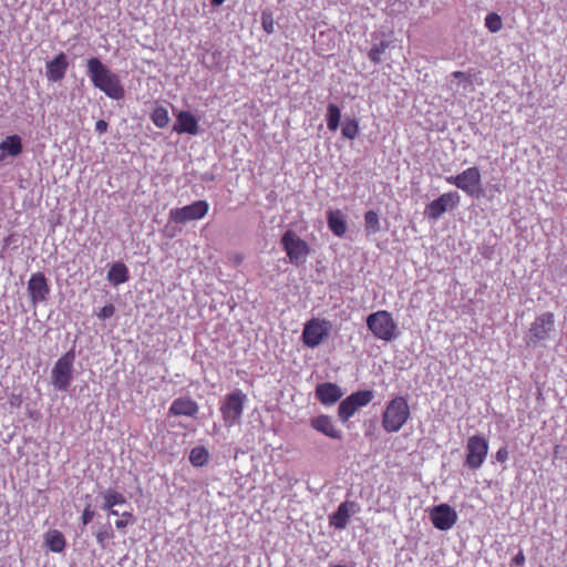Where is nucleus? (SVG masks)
<instances>
[{
  "label": "nucleus",
  "mask_w": 567,
  "mask_h": 567,
  "mask_svg": "<svg viewBox=\"0 0 567 567\" xmlns=\"http://www.w3.org/2000/svg\"><path fill=\"white\" fill-rule=\"evenodd\" d=\"M45 543L50 550L54 553H61L63 551L65 547V539L61 532L59 530H51L47 534Z\"/></svg>",
  "instance_id": "26"
},
{
  "label": "nucleus",
  "mask_w": 567,
  "mask_h": 567,
  "mask_svg": "<svg viewBox=\"0 0 567 567\" xmlns=\"http://www.w3.org/2000/svg\"><path fill=\"white\" fill-rule=\"evenodd\" d=\"M411 416L410 406L404 396L390 400L382 413V427L388 433L399 432Z\"/></svg>",
  "instance_id": "2"
},
{
  "label": "nucleus",
  "mask_w": 567,
  "mask_h": 567,
  "mask_svg": "<svg viewBox=\"0 0 567 567\" xmlns=\"http://www.w3.org/2000/svg\"><path fill=\"white\" fill-rule=\"evenodd\" d=\"M359 512L360 506L355 502L346 501L329 516V524L336 529L343 530L348 525L349 518Z\"/></svg>",
  "instance_id": "15"
},
{
  "label": "nucleus",
  "mask_w": 567,
  "mask_h": 567,
  "mask_svg": "<svg viewBox=\"0 0 567 567\" xmlns=\"http://www.w3.org/2000/svg\"><path fill=\"white\" fill-rule=\"evenodd\" d=\"M451 76L453 78L451 85L455 84L457 87L462 86L464 91L472 86L470 78L462 71H455Z\"/></svg>",
  "instance_id": "34"
},
{
  "label": "nucleus",
  "mask_w": 567,
  "mask_h": 567,
  "mask_svg": "<svg viewBox=\"0 0 567 567\" xmlns=\"http://www.w3.org/2000/svg\"><path fill=\"white\" fill-rule=\"evenodd\" d=\"M555 333V316L553 312H544L532 322L524 341L527 347L536 348L548 341Z\"/></svg>",
  "instance_id": "3"
},
{
  "label": "nucleus",
  "mask_w": 567,
  "mask_h": 567,
  "mask_svg": "<svg viewBox=\"0 0 567 567\" xmlns=\"http://www.w3.org/2000/svg\"><path fill=\"white\" fill-rule=\"evenodd\" d=\"M430 518L435 528L440 530L451 529L456 520V512L447 504L434 506L430 512Z\"/></svg>",
  "instance_id": "14"
},
{
  "label": "nucleus",
  "mask_w": 567,
  "mask_h": 567,
  "mask_svg": "<svg viewBox=\"0 0 567 567\" xmlns=\"http://www.w3.org/2000/svg\"><path fill=\"white\" fill-rule=\"evenodd\" d=\"M485 25L491 32H498L502 29V19L497 13H488L485 18Z\"/></svg>",
  "instance_id": "36"
},
{
  "label": "nucleus",
  "mask_w": 567,
  "mask_h": 567,
  "mask_svg": "<svg viewBox=\"0 0 567 567\" xmlns=\"http://www.w3.org/2000/svg\"><path fill=\"white\" fill-rule=\"evenodd\" d=\"M326 120L330 131L334 132L338 130L341 120V111L338 105L333 103L328 105Z\"/></svg>",
  "instance_id": "28"
},
{
  "label": "nucleus",
  "mask_w": 567,
  "mask_h": 567,
  "mask_svg": "<svg viewBox=\"0 0 567 567\" xmlns=\"http://www.w3.org/2000/svg\"><path fill=\"white\" fill-rule=\"evenodd\" d=\"M225 2V0H210L213 7H219Z\"/></svg>",
  "instance_id": "44"
},
{
  "label": "nucleus",
  "mask_w": 567,
  "mask_h": 567,
  "mask_svg": "<svg viewBox=\"0 0 567 567\" xmlns=\"http://www.w3.org/2000/svg\"><path fill=\"white\" fill-rule=\"evenodd\" d=\"M28 292L33 305L43 302L50 292L47 278L42 272L32 274L28 281Z\"/></svg>",
  "instance_id": "16"
},
{
  "label": "nucleus",
  "mask_w": 567,
  "mask_h": 567,
  "mask_svg": "<svg viewBox=\"0 0 567 567\" xmlns=\"http://www.w3.org/2000/svg\"><path fill=\"white\" fill-rule=\"evenodd\" d=\"M128 278V269L123 262L113 264L107 272V280L114 286L126 282Z\"/></svg>",
  "instance_id": "24"
},
{
  "label": "nucleus",
  "mask_w": 567,
  "mask_h": 567,
  "mask_svg": "<svg viewBox=\"0 0 567 567\" xmlns=\"http://www.w3.org/2000/svg\"><path fill=\"white\" fill-rule=\"evenodd\" d=\"M445 181L454 185L468 196H478L482 192L481 173L475 166L468 167L456 176H447Z\"/></svg>",
  "instance_id": "9"
},
{
  "label": "nucleus",
  "mask_w": 567,
  "mask_h": 567,
  "mask_svg": "<svg viewBox=\"0 0 567 567\" xmlns=\"http://www.w3.org/2000/svg\"><path fill=\"white\" fill-rule=\"evenodd\" d=\"M208 203L206 200H197L182 208H174L169 212V220L185 224L190 220L203 218L208 212Z\"/></svg>",
  "instance_id": "12"
},
{
  "label": "nucleus",
  "mask_w": 567,
  "mask_h": 567,
  "mask_svg": "<svg viewBox=\"0 0 567 567\" xmlns=\"http://www.w3.org/2000/svg\"><path fill=\"white\" fill-rule=\"evenodd\" d=\"M329 229L338 237H342L347 231L344 215L341 210H329L327 214Z\"/></svg>",
  "instance_id": "23"
},
{
  "label": "nucleus",
  "mask_w": 567,
  "mask_h": 567,
  "mask_svg": "<svg viewBox=\"0 0 567 567\" xmlns=\"http://www.w3.org/2000/svg\"><path fill=\"white\" fill-rule=\"evenodd\" d=\"M343 395V391L341 388L332 382H323L317 385L316 388V398L323 405H333L338 402Z\"/></svg>",
  "instance_id": "18"
},
{
  "label": "nucleus",
  "mask_w": 567,
  "mask_h": 567,
  "mask_svg": "<svg viewBox=\"0 0 567 567\" xmlns=\"http://www.w3.org/2000/svg\"><path fill=\"white\" fill-rule=\"evenodd\" d=\"M75 353L70 350L54 363L51 370V382L55 390L66 391L73 381Z\"/></svg>",
  "instance_id": "5"
},
{
  "label": "nucleus",
  "mask_w": 567,
  "mask_h": 567,
  "mask_svg": "<svg viewBox=\"0 0 567 567\" xmlns=\"http://www.w3.org/2000/svg\"><path fill=\"white\" fill-rule=\"evenodd\" d=\"M374 398V393L371 390L357 391L344 400H342L338 406V416L341 422L346 423L354 413L365 405H368Z\"/></svg>",
  "instance_id": "10"
},
{
  "label": "nucleus",
  "mask_w": 567,
  "mask_h": 567,
  "mask_svg": "<svg viewBox=\"0 0 567 567\" xmlns=\"http://www.w3.org/2000/svg\"><path fill=\"white\" fill-rule=\"evenodd\" d=\"M246 400V394L240 390H236L226 395L220 406V412L227 427L239 423Z\"/></svg>",
  "instance_id": "7"
},
{
  "label": "nucleus",
  "mask_w": 567,
  "mask_h": 567,
  "mask_svg": "<svg viewBox=\"0 0 567 567\" xmlns=\"http://www.w3.org/2000/svg\"><path fill=\"white\" fill-rule=\"evenodd\" d=\"M107 512L110 515H114V516L121 515L120 512L115 508L109 509Z\"/></svg>",
  "instance_id": "45"
},
{
  "label": "nucleus",
  "mask_w": 567,
  "mask_h": 567,
  "mask_svg": "<svg viewBox=\"0 0 567 567\" xmlns=\"http://www.w3.org/2000/svg\"><path fill=\"white\" fill-rule=\"evenodd\" d=\"M280 243L292 265L300 266L306 262L310 252L309 245L293 230H287Z\"/></svg>",
  "instance_id": "6"
},
{
  "label": "nucleus",
  "mask_w": 567,
  "mask_h": 567,
  "mask_svg": "<svg viewBox=\"0 0 567 567\" xmlns=\"http://www.w3.org/2000/svg\"><path fill=\"white\" fill-rule=\"evenodd\" d=\"M134 522L135 520H134L132 512H123V513H121V519H117L115 522V527L117 529H123L128 525H133Z\"/></svg>",
  "instance_id": "37"
},
{
  "label": "nucleus",
  "mask_w": 567,
  "mask_h": 567,
  "mask_svg": "<svg viewBox=\"0 0 567 567\" xmlns=\"http://www.w3.org/2000/svg\"><path fill=\"white\" fill-rule=\"evenodd\" d=\"M311 426L318 432L336 440L342 439L340 430L336 429L332 419L328 415H319L313 417L310 422Z\"/></svg>",
  "instance_id": "21"
},
{
  "label": "nucleus",
  "mask_w": 567,
  "mask_h": 567,
  "mask_svg": "<svg viewBox=\"0 0 567 567\" xmlns=\"http://www.w3.org/2000/svg\"><path fill=\"white\" fill-rule=\"evenodd\" d=\"M465 451L466 457L464 465L470 470L476 471L486 460L488 454V442L482 435H472L467 439Z\"/></svg>",
  "instance_id": "8"
},
{
  "label": "nucleus",
  "mask_w": 567,
  "mask_h": 567,
  "mask_svg": "<svg viewBox=\"0 0 567 567\" xmlns=\"http://www.w3.org/2000/svg\"><path fill=\"white\" fill-rule=\"evenodd\" d=\"M389 45L390 43L388 41H381L379 44L373 45L368 53L370 61H372L374 64L381 63V55L385 52Z\"/></svg>",
  "instance_id": "32"
},
{
  "label": "nucleus",
  "mask_w": 567,
  "mask_h": 567,
  "mask_svg": "<svg viewBox=\"0 0 567 567\" xmlns=\"http://www.w3.org/2000/svg\"><path fill=\"white\" fill-rule=\"evenodd\" d=\"M151 118L158 128H164L169 123L168 111L164 106L155 107L151 114Z\"/></svg>",
  "instance_id": "30"
},
{
  "label": "nucleus",
  "mask_w": 567,
  "mask_h": 567,
  "mask_svg": "<svg viewBox=\"0 0 567 567\" xmlns=\"http://www.w3.org/2000/svg\"><path fill=\"white\" fill-rule=\"evenodd\" d=\"M513 563L515 565H523L525 563V556L522 550L513 558Z\"/></svg>",
  "instance_id": "42"
},
{
  "label": "nucleus",
  "mask_w": 567,
  "mask_h": 567,
  "mask_svg": "<svg viewBox=\"0 0 567 567\" xmlns=\"http://www.w3.org/2000/svg\"><path fill=\"white\" fill-rule=\"evenodd\" d=\"M261 25L267 34H271L275 31L274 16L270 10H264L261 12Z\"/></svg>",
  "instance_id": "35"
},
{
  "label": "nucleus",
  "mask_w": 567,
  "mask_h": 567,
  "mask_svg": "<svg viewBox=\"0 0 567 567\" xmlns=\"http://www.w3.org/2000/svg\"><path fill=\"white\" fill-rule=\"evenodd\" d=\"M115 313V307L112 303L105 305L101 310L97 312V317L101 320L109 319L113 317Z\"/></svg>",
  "instance_id": "38"
},
{
  "label": "nucleus",
  "mask_w": 567,
  "mask_h": 567,
  "mask_svg": "<svg viewBox=\"0 0 567 567\" xmlns=\"http://www.w3.org/2000/svg\"><path fill=\"white\" fill-rule=\"evenodd\" d=\"M101 496L103 498L102 508L105 511L112 509L117 505H123L126 503L125 496L113 488H107L101 492Z\"/></svg>",
  "instance_id": "25"
},
{
  "label": "nucleus",
  "mask_w": 567,
  "mask_h": 567,
  "mask_svg": "<svg viewBox=\"0 0 567 567\" xmlns=\"http://www.w3.org/2000/svg\"><path fill=\"white\" fill-rule=\"evenodd\" d=\"M198 411L199 406L196 401L188 396H179L172 402L168 415L195 417Z\"/></svg>",
  "instance_id": "17"
},
{
  "label": "nucleus",
  "mask_w": 567,
  "mask_h": 567,
  "mask_svg": "<svg viewBox=\"0 0 567 567\" xmlns=\"http://www.w3.org/2000/svg\"><path fill=\"white\" fill-rule=\"evenodd\" d=\"M0 162H2L6 156L16 157L22 152V142L19 135H10L7 136L0 143Z\"/></svg>",
  "instance_id": "22"
},
{
  "label": "nucleus",
  "mask_w": 567,
  "mask_h": 567,
  "mask_svg": "<svg viewBox=\"0 0 567 567\" xmlns=\"http://www.w3.org/2000/svg\"><path fill=\"white\" fill-rule=\"evenodd\" d=\"M86 73L94 87L113 100L124 97V87L117 74L113 73L99 58L86 61Z\"/></svg>",
  "instance_id": "1"
},
{
  "label": "nucleus",
  "mask_w": 567,
  "mask_h": 567,
  "mask_svg": "<svg viewBox=\"0 0 567 567\" xmlns=\"http://www.w3.org/2000/svg\"><path fill=\"white\" fill-rule=\"evenodd\" d=\"M508 450L506 446H502L495 454L497 462L505 463L508 460Z\"/></svg>",
  "instance_id": "40"
},
{
  "label": "nucleus",
  "mask_w": 567,
  "mask_h": 567,
  "mask_svg": "<svg viewBox=\"0 0 567 567\" xmlns=\"http://www.w3.org/2000/svg\"><path fill=\"white\" fill-rule=\"evenodd\" d=\"M107 123L104 121V120H99L96 123H95V131L100 134H103L107 131Z\"/></svg>",
  "instance_id": "41"
},
{
  "label": "nucleus",
  "mask_w": 567,
  "mask_h": 567,
  "mask_svg": "<svg viewBox=\"0 0 567 567\" xmlns=\"http://www.w3.org/2000/svg\"><path fill=\"white\" fill-rule=\"evenodd\" d=\"M367 326L373 336L382 341H392L398 338V323L386 310H379L368 316Z\"/></svg>",
  "instance_id": "4"
},
{
  "label": "nucleus",
  "mask_w": 567,
  "mask_h": 567,
  "mask_svg": "<svg viewBox=\"0 0 567 567\" xmlns=\"http://www.w3.org/2000/svg\"><path fill=\"white\" fill-rule=\"evenodd\" d=\"M341 132L343 137L348 140H354L360 132L358 121L354 118H347L342 124Z\"/></svg>",
  "instance_id": "31"
},
{
  "label": "nucleus",
  "mask_w": 567,
  "mask_h": 567,
  "mask_svg": "<svg viewBox=\"0 0 567 567\" xmlns=\"http://www.w3.org/2000/svg\"><path fill=\"white\" fill-rule=\"evenodd\" d=\"M94 515H95L94 509L91 507L90 504H87L85 506V508L83 509V513H82V516H81V523L84 526L90 524L92 522V519L94 518Z\"/></svg>",
  "instance_id": "39"
},
{
  "label": "nucleus",
  "mask_w": 567,
  "mask_h": 567,
  "mask_svg": "<svg viewBox=\"0 0 567 567\" xmlns=\"http://www.w3.org/2000/svg\"><path fill=\"white\" fill-rule=\"evenodd\" d=\"M460 198L456 192L444 193L426 205L424 214L427 218L437 220L446 210L455 208L460 204Z\"/></svg>",
  "instance_id": "13"
},
{
  "label": "nucleus",
  "mask_w": 567,
  "mask_h": 567,
  "mask_svg": "<svg viewBox=\"0 0 567 567\" xmlns=\"http://www.w3.org/2000/svg\"><path fill=\"white\" fill-rule=\"evenodd\" d=\"M209 453L204 446H196L189 453V462L193 466L199 467L208 463Z\"/></svg>",
  "instance_id": "27"
},
{
  "label": "nucleus",
  "mask_w": 567,
  "mask_h": 567,
  "mask_svg": "<svg viewBox=\"0 0 567 567\" xmlns=\"http://www.w3.org/2000/svg\"><path fill=\"white\" fill-rule=\"evenodd\" d=\"M114 537L113 530L110 526L103 525L99 528V530L95 533V538L100 547L103 549L105 548L106 540Z\"/></svg>",
  "instance_id": "33"
},
{
  "label": "nucleus",
  "mask_w": 567,
  "mask_h": 567,
  "mask_svg": "<svg viewBox=\"0 0 567 567\" xmlns=\"http://www.w3.org/2000/svg\"><path fill=\"white\" fill-rule=\"evenodd\" d=\"M364 228L368 235L377 234L381 230V223L377 212L368 210L364 214Z\"/></svg>",
  "instance_id": "29"
},
{
  "label": "nucleus",
  "mask_w": 567,
  "mask_h": 567,
  "mask_svg": "<svg viewBox=\"0 0 567 567\" xmlns=\"http://www.w3.org/2000/svg\"><path fill=\"white\" fill-rule=\"evenodd\" d=\"M331 323L326 319H311L306 322L302 331L303 343L317 348L330 333Z\"/></svg>",
  "instance_id": "11"
},
{
  "label": "nucleus",
  "mask_w": 567,
  "mask_h": 567,
  "mask_svg": "<svg viewBox=\"0 0 567 567\" xmlns=\"http://www.w3.org/2000/svg\"><path fill=\"white\" fill-rule=\"evenodd\" d=\"M68 61L63 52L58 54L53 60L49 61L45 65V75L48 81L58 82L61 81L66 72Z\"/></svg>",
  "instance_id": "20"
},
{
  "label": "nucleus",
  "mask_w": 567,
  "mask_h": 567,
  "mask_svg": "<svg viewBox=\"0 0 567 567\" xmlns=\"http://www.w3.org/2000/svg\"><path fill=\"white\" fill-rule=\"evenodd\" d=\"M213 179H214V175L213 174L206 173V174L203 175V181H205V182H210Z\"/></svg>",
  "instance_id": "43"
},
{
  "label": "nucleus",
  "mask_w": 567,
  "mask_h": 567,
  "mask_svg": "<svg viewBox=\"0 0 567 567\" xmlns=\"http://www.w3.org/2000/svg\"><path fill=\"white\" fill-rule=\"evenodd\" d=\"M173 131L178 134L197 135L199 132L197 118L188 111H181L176 115V123Z\"/></svg>",
  "instance_id": "19"
}]
</instances>
